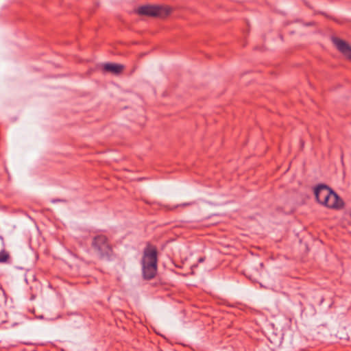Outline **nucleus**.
Listing matches in <instances>:
<instances>
[{
  "instance_id": "7",
  "label": "nucleus",
  "mask_w": 351,
  "mask_h": 351,
  "mask_svg": "<svg viewBox=\"0 0 351 351\" xmlns=\"http://www.w3.org/2000/svg\"><path fill=\"white\" fill-rule=\"evenodd\" d=\"M10 258L9 253L3 250L0 252V263H6Z\"/></svg>"
},
{
  "instance_id": "8",
  "label": "nucleus",
  "mask_w": 351,
  "mask_h": 351,
  "mask_svg": "<svg viewBox=\"0 0 351 351\" xmlns=\"http://www.w3.org/2000/svg\"><path fill=\"white\" fill-rule=\"evenodd\" d=\"M204 261V258H200L199 259V263H202Z\"/></svg>"
},
{
  "instance_id": "3",
  "label": "nucleus",
  "mask_w": 351,
  "mask_h": 351,
  "mask_svg": "<svg viewBox=\"0 0 351 351\" xmlns=\"http://www.w3.org/2000/svg\"><path fill=\"white\" fill-rule=\"evenodd\" d=\"M172 11V8L167 5H144L138 7L136 10L139 15L149 16L165 17Z\"/></svg>"
},
{
  "instance_id": "6",
  "label": "nucleus",
  "mask_w": 351,
  "mask_h": 351,
  "mask_svg": "<svg viewBox=\"0 0 351 351\" xmlns=\"http://www.w3.org/2000/svg\"><path fill=\"white\" fill-rule=\"evenodd\" d=\"M104 69L106 71L114 74H118L123 71V66L122 64L107 63L104 65Z\"/></svg>"
},
{
  "instance_id": "2",
  "label": "nucleus",
  "mask_w": 351,
  "mask_h": 351,
  "mask_svg": "<svg viewBox=\"0 0 351 351\" xmlns=\"http://www.w3.org/2000/svg\"><path fill=\"white\" fill-rule=\"evenodd\" d=\"M314 193L317 202L328 208L339 209L343 206L342 199L326 185L318 186Z\"/></svg>"
},
{
  "instance_id": "1",
  "label": "nucleus",
  "mask_w": 351,
  "mask_h": 351,
  "mask_svg": "<svg viewBox=\"0 0 351 351\" xmlns=\"http://www.w3.org/2000/svg\"><path fill=\"white\" fill-rule=\"evenodd\" d=\"M142 275L145 280L153 279L158 270V250L156 246L148 243L143 250L141 260Z\"/></svg>"
},
{
  "instance_id": "4",
  "label": "nucleus",
  "mask_w": 351,
  "mask_h": 351,
  "mask_svg": "<svg viewBox=\"0 0 351 351\" xmlns=\"http://www.w3.org/2000/svg\"><path fill=\"white\" fill-rule=\"evenodd\" d=\"M92 246L100 258L108 257L112 253V248L104 235H98L93 238Z\"/></svg>"
},
{
  "instance_id": "5",
  "label": "nucleus",
  "mask_w": 351,
  "mask_h": 351,
  "mask_svg": "<svg viewBox=\"0 0 351 351\" xmlns=\"http://www.w3.org/2000/svg\"><path fill=\"white\" fill-rule=\"evenodd\" d=\"M332 40L338 51L351 61V45L339 38H332Z\"/></svg>"
}]
</instances>
